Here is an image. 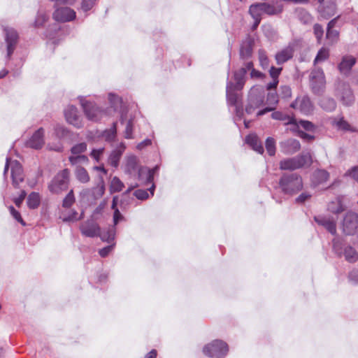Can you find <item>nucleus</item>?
Returning <instances> with one entry per match:
<instances>
[{
  "mask_svg": "<svg viewBox=\"0 0 358 358\" xmlns=\"http://www.w3.org/2000/svg\"><path fill=\"white\" fill-rule=\"evenodd\" d=\"M9 210H10V214L13 215V217L17 221L19 222L20 223H21L22 225H25V223L23 221L21 215H20V213L16 210L13 206H10L9 207Z\"/></svg>",
  "mask_w": 358,
  "mask_h": 358,
  "instance_id": "60",
  "label": "nucleus"
},
{
  "mask_svg": "<svg viewBox=\"0 0 358 358\" xmlns=\"http://www.w3.org/2000/svg\"><path fill=\"white\" fill-rule=\"evenodd\" d=\"M356 62V59L352 56H344L342 58L341 62L338 64V69L340 72L343 74H348L352 67L355 65Z\"/></svg>",
  "mask_w": 358,
  "mask_h": 358,
  "instance_id": "24",
  "label": "nucleus"
},
{
  "mask_svg": "<svg viewBox=\"0 0 358 358\" xmlns=\"http://www.w3.org/2000/svg\"><path fill=\"white\" fill-rule=\"evenodd\" d=\"M271 117L274 120L285 122V124L297 125V120L280 111H275L271 114Z\"/></svg>",
  "mask_w": 358,
  "mask_h": 358,
  "instance_id": "30",
  "label": "nucleus"
},
{
  "mask_svg": "<svg viewBox=\"0 0 358 358\" xmlns=\"http://www.w3.org/2000/svg\"><path fill=\"white\" fill-rule=\"evenodd\" d=\"M104 148H100L99 149H93L91 151V157H92L96 162H100L103 157Z\"/></svg>",
  "mask_w": 358,
  "mask_h": 358,
  "instance_id": "52",
  "label": "nucleus"
},
{
  "mask_svg": "<svg viewBox=\"0 0 358 358\" xmlns=\"http://www.w3.org/2000/svg\"><path fill=\"white\" fill-rule=\"evenodd\" d=\"M266 149L270 156L275 153V141L273 138L268 137L266 140Z\"/></svg>",
  "mask_w": 358,
  "mask_h": 358,
  "instance_id": "50",
  "label": "nucleus"
},
{
  "mask_svg": "<svg viewBox=\"0 0 358 358\" xmlns=\"http://www.w3.org/2000/svg\"><path fill=\"white\" fill-rule=\"evenodd\" d=\"M77 179L82 182H87L89 180V176L87 170L80 166H78L76 170Z\"/></svg>",
  "mask_w": 358,
  "mask_h": 358,
  "instance_id": "43",
  "label": "nucleus"
},
{
  "mask_svg": "<svg viewBox=\"0 0 358 358\" xmlns=\"http://www.w3.org/2000/svg\"><path fill=\"white\" fill-rule=\"evenodd\" d=\"M41 199L38 193L31 192L27 199V206L29 208L35 209L40 204Z\"/></svg>",
  "mask_w": 358,
  "mask_h": 358,
  "instance_id": "37",
  "label": "nucleus"
},
{
  "mask_svg": "<svg viewBox=\"0 0 358 358\" xmlns=\"http://www.w3.org/2000/svg\"><path fill=\"white\" fill-rule=\"evenodd\" d=\"M46 20L47 16L45 14L38 13L36 17L34 26L36 27H39L42 26Z\"/></svg>",
  "mask_w": 358,
  "mask_h": 358,
  "instance_id": "61",
  "label": "nucleus"
},
{
  "mask_svg": "<svg viewBox=\"0 0 358 358\" xmlns=\"http://www.w3.org/2000/svg\"><path fill=\"white\" fill-rule=\"evenodd\" d=\"M236 91L238 90L234 87V82H227L226 87V96L229 105L236 106L237 104L239 99V94Z\"/></svg>",
  "mask_w": 358,
  "mask_h": 358,
  "instance_id": "23",
  "label": "nucleus"
},
{
  "mask_svg": "<svg viewBox=\"0 0 358 358\" xmlns=\"http://www.w3.org/2000/svg\"><path fill=\"white\" fill-rule=\"evenodd\" d=\"M87 145L85 143H80L71 148V156L80 155L83 152L87 150Z\"/></svg>",
  "mask_w": 358,
  "mask_h": 358,
  "instance_id": "47",
  "label": "nucleus"
},
{
  "mask_svg": "<svg viewBox=\"0 0 358 358\" xmlns=\"http://www.w3.org/2000/svg\"><path fill=\"white\" fill-rule=\"evenodd\" d=\"M117 122H114L110 129H106L102 132V137L108 142L115 141L117 136Z\"/></svg>",
  "mask_w": 358,
  "mask_h": 358,
  "instance_id": "33",
  "label": "nucleus"
},
{
  "mask_svg": "<svg viewBox=\"0 0 358 358\" xmlns=\"http://www.w3.org/2000/svg\"><path fill=\"white\" fill-rule=\"evenodd\" d=\"M310 197L311 194L310 193L304 192L295 199V202L299 204H302L308 201Z\"/></svg>",
  "mask_w": 358,
  "mask_h": 358,
  "instance_id": "58",
  "label": "nucleus"
},
{
  "mask_svg": "<svg viewBox=\"0 0 358 358\" xmlns=\"http://www.w3.org/2000/svg\"><path fill=\"white\" fill-rule=\"evenodd\" d=\"M297 15L299 20L303 24H309L313 21V17L304 9L298 10Z\"/></svg>",
  "mask_w": 358,
  "mask_h": 358,
  "instance_id": "44",
  "label": "nucleus"
},
{
  "mask_svg": "<svg viewBox=\"0 0 358 358\" xmlns=\"http://www.w3.org/2000/svg\"><path fill=\"white\" fill-rule=\"evenodd\" d=\"M55 134L59 138L66 137L69 135V130L63 125L56 124L55 128Z\"/></svg>",
  "mask_w": 358,
  "mask_h": 358,
  "instance_id": "49",
  "label": "nucleus"
},
{
  "mask_svg": "<svg viewBox=\"0 0 358 358\" xmlns=\"http://www.w3.org/2000/svg\"><path fill=\"white\" fill-rule=\"evenodd\" d=\"M11 167V177L13 185L17 187L19 184L24 180L23 170L21 164L17 160L10 161L8 157L6 158V162L4 168L3 175L6 176L8 167Z\"/></svg>",
  "mask_w": 358,
  "mask_h": 358,
  "instance_id": "7",
  "label": "nucleus"
},
{
  "mask_svg": "<svg viewBox=\"0 0 358 358\" xmlns=\"http://www.w3.org/2000/svg\"><path fill=\"white\" fill-rule=\"evenodd\" d=\"M75 201L73 190H71L63 200L62 206L64 208L71 207Z\"/></svg>",
  "mask_w": 358,
  "mask_h": 358,
  "instance_id": "53",
  "label": "nucleus"
},
{
  "mask_svg": "<svg viewBox=\"0 0 358 358\" xmlns=\"http://www.w3.org/2000/svg\"><path fill=\"white\" fill-rule=\"evenodd\" d=\"M337 21V17L331 20L327 24V30L326 36L327 38L330 41L331 43L335 42L338 37V31L333 29V28L336 25V22Z\"/></svg>",
  "mask_w": 358,
  "mask_h": 358,
  "instance_id": "31",
  "label": "nucleus"
},
{
  "mask_svg": "<svg viewBox=\"0 0 358 358\" xmlns=\"http://www.w3.org/2000/svg\"><path fill=\"white\" fill-rule=\"evenodd\" d=\"M314 220L319 225L324 227L331 234H336V224L334 219L324 216H315Z\"/></svg>",
  "mask_w": 358,
  "mask_h": 358,
  "instance_id": "20",
  "label": "nucleus"
},
{
  "mask_svg": "<svg viewBox=\"0 0 358 358\" xmlns=\"http://www.w3.org/2000/svg\"><path fill=\"white\" fill-rule=\"evenodd\" d=\"M134 131V120L130 118L126 123L125 130L124 131V137L126 139H133L134 136L133 135Z\"/></svg>",
  "mask_w": 358,
  "mask_h": 358,
  "instance_id": "46",
  "label": "nucleus"
},
{
  "mask_svg": "<svg viewBox=\"0 0 358 358\" xmlns=\"http://www.w3.org/2000/svg\"><path fill=\"white\" fill-rule=\"evenodd\" d=\"M65 118L69 124L76 128H80L83 125L81 116L78 114L77 108L73 106H68L64 111Z\"/></svg>",
  "mask_w": 358,
  "mask_h": 358,
  "instance_id": "15",
  "label": "nucleus"
},
{
  "mask_svg": "<svg viewBox=\"0 0 358 358\" xmlns=\"http://www.w3.org/2000/svg\"><path fill=\"white\" fill-rule=\"evenodd\" d=\"M229 350L227 344L220 340H215L204 346L203 353L210 358H224Z\"/></svg>",
  "mask_w": 358,
  "mask_h": 358,
  "instance_id": "5",
  "label": "nucleus"
},
{
  "mask_svg": "<svg viewBox=\"0 0 358 358\" xmlns=\"http://www.w3.org/2000/svg\"><path fill=\"white\" fill-rule=\"evenodd\" d=\"M264 13L269 15H274L280 13L282 11V6L281 4H269L263 3Z\"/></svg>",
  "mask_w": 358,
  "mask_h": 358,
  "instance_id": "34",
  "label": "nucleus"
},
{
  "mask_svg": "<svg viewBox=\"0 0 358 358\" xmlns=\"http://www.w3.org/2000/svg\"><path fill=\"white\" fill-rule=\"evenodd\" d=\"M259 59L263 68H267L268 66V59L264 50L259 51Z\"/></svg>",
  "mask_w": 358,
  "mask_h": 358,
  "instance_id": "57",
  "label": "nucleus"
},
{
  "mask_svg": "<svg viewBox=\"0 0 358 358\" xmlns=\"http://www.w3.org/2000/svg\"><path fill=\"white\" fill-rule=\"evenodd\" d=\"M264 95L257 92L256 90L251 89L248 96V103L245 106V112L248 114H252L264 103Z\"/></svg>",
  "mask_w": 358,
  "mask_h": 358,
  "instance_id": "11",
  "label": "nucleus"
},
{
  "mask_svg": "<svg viewBox=\"0 0 358 358\" xmlns=\"http://www.w3.org/2000/svg\"><path fill=\"white\" fill-rule=\"evenodd\" d=\"M152 183V186L148 189L147 190L145 189H137L134 192V196L140 200H144L148 198L149 194L148 191H150L151 195L154 194V190H155V185Z\"/></svg>",
  "mask_w": 358,
  "mask_h": 358,
  "instance_id": "39",
  "label": "nucleus"
},
{
  "mask_svg": "<svg viewBox=\"0 0 358 358\" xmlns=\"http://www.w3.org/2000/svg\"><path fill=\"white\" fill-rule=\"evenodd\" d=\"M3 31L6 43L7 57L10 58L17 44L18 34L15 29L11 27H5Z\"/></svg>",
  "mask_w": 358,
  "mask_h": 358,
  "instance_id": "12",
  "label": "nucleus"
},
{
  "mask_svg": "<svg viewBox=\"0 0 358 358\" xmlns=\"http://www.w3.org/2000/svg\"><path fill=\"white\" fill-rule=\"evenodd\" d=\"M343 255L345 256L346 261L352 263L355 262L358 259V253L351 246H346L344 248Z\"/></svg>",
  "mask_w": 358,
  "mask_h": 358,
  "instance_id": "36",
  "label": "nucleus"
},
{
  "mask_svg": "<svg viewBox=\"0 0 358 358\" xmlns=\"http://www.w3.org/2000/svg\"><path fill=\"white\" fill-rule=\"evenodd\" d=\"M336 10V4L334 2H330L327 6L324 7L320 12L323 17L329 18L334 15Z\"/></svg>",
  "mask_w": 358,
  "mask_h": 358,
  "instance_id": "41",
  "label": "nucleus"
},
{
  "mask_svg": "<svg viewBox=\"0 0 358 358\" xmlns=\"http://www.w3.org/2000/svg\"><path fill=\"white\" fill-rule=\"evenodd\" d=\"M343 232L348 236L354 235L358 231V215L348 212L342 222Z\"/></svg>",
  "mask_w": 358,
  "mask_h": 358,
  "instance_id": "9",
  "label": "nucleus"
},
{
  "mask_svg": "<svg viewBox=\"0 0 358 358\" xmlns=\"http://www.w3.org/2000/svg\"><path fill=\"white\" fill-rule=\"evenodd\" d=\"M280 95L284 98H289L292 96V90L288 85H282L280 88Z\"/></svg>",
  "mask_w": 358,
  "mask_h": 358,
  "instance_id": "55",
  "label": "nucleus"
},
{
  "mask_svg": "<svg viewBox=\"0 0 358 358\" xmlns=\"http://www.w3.org/2000/svg\"><path fill=\"white\" fill-rule=\"evenodd\" d=\"M336 124L338 127V129H342L343 131H354L352 129L351 126L349 124V123L347 121H345L343 117L340 118L338 121H336Z\"/></svg>",
  "mask_w": 358,
  "mask_h": 358,
  "instance_id": "54",
  "label": "nucleus"
},
{
  "mask_svg": "<svg viewBox=\"0 0 358 358\" xmlns=\"http://www.w3.org/2000/svg\"><path fill=\"white\" fill-rule=\"evenodd\" d=\"M343 196H338L335 201H333L328 204V210L336 214L344 211L345 206L343 203Z\"/></svg>",
  "mask_w": 358,
  "mask_h": 358,
  "instance_id": "27",
  "label": "nucleus"
},
{
  "mask_svg": "<svg viewBox=\"0 0 358 358\" xmlns=\"http://www.w3.org/2000/svg\"><path fill=\"white\" fill-rule=\"evenodd\" d=\"M329 56V51L326 48H322L317 52L315 59L314 64L315 65L317 63L322 62L327 59Z\"/></svg>",
  "mask_w": 358,
  "mask_h": 358,
  "instance_id": "45",
  "label": "nucleus"
},
{
  "mask_svg": "<svg viewBox=\"0 0 358 358\" xmlns=\"http://www.w3.org/2000/svg\"><path fill=\"white\" fill-rule=\"evenodd\" d=\"M282 68H276L274 66H271V68L269 70V74L272 79L278 80V76L281 73Z\"/></svg>",
  "mask_w": 358,
  "mask_h": 358,
  "instance_id": "63",
  "label": "nucleus"
},
{
  "mask_svg": "<svg viewBox=\"0 0 358 358\" xmlns=\"http://www.w3.org/2000/svg\"><path fill=\"white\" fill-rule=\"evenodd\" d=\"M280 151L285 155H292L301 148V144L296 139L289 138L280 143Z\"/></svg>",
  "mask_w": 358,
  "mask_h": 358,
  "instance_id": "17",
  "label": "nucleus"
},
{
  "mask_svg": "<svg viewBox=\"0 0 358 358\" xmlns=\"http://www.w3.org/2000/svg\"><path fill=\"white\" fill-rule=\"evenodd\" d=\"M314 34L320 42L322 38L324 31L322 27L319 24H315L313 27Z\"/></svg>",
  "mask_w": 358,
  "mask_h": 358,
  "instance_id": "59",
  "label": "nucleus"
},
{
  "mask_svg": "<svg viewBox=\"0 0 358 358\" xmlns=\"http://www.w3.org/2000/svg\"><path fill=\"white\" fill-rule=\"evenodd\" d=\"M99 236L103 242L114 243L115 236V226L101 229L95 224H91V237Z\"/></svg>",
  "mask_w": 358,
  "mask_h": 358,
  "instance_id": "8",
  "label": "nucleus"
},
{
  "mask_svg": "<svg viewBox=\"0 0 358 358\" xmlns=\"http://www.w3.org/2000/svg\"><path fill=\"white\" fill-rule=\"evenodd\" d=\"M344 248L343 242L339 238H334L333 250L338 257L343 255Z\"/></svg>",
  "mask_w": 358,
  "mask_h": 358,
  "instance_id": "48",
  "label": "nucleus"
},
{
  "mask_svg": "<svg viewBox=\"0 0 358 358\" xmlns=\"http://www.w3.org/2000/svg\"><path fill=\"white\" fill-rule=\"evenodd\" d=\"M245 142L257 152H258L259 154H262L264 152L263 145L256 135H255V134L248 135L245 138Z\"/></svg>",
  "mask_w": 358,
  "mask_h": 358,
  "instance_id": "26",
  "label": "nucleus"
},
{
  "mask_svg": "<svg viewBox=\"0 0 358 358\" xmlns=\"http://www.w3.org/2000/svg\"><path fill=\"white\" fill-rule=\"evenodd\" d=\"M312 163L311 155L309 152H303L294 157L285 159L280 162L281 170H295Z\"/></svg>",
  "mask_w": 358,
  "mask_h": 358,
  "instance_id": "3",
  "label": "nucleus"
},
{
  "mask_svg": "<svg viewBox=\"0 0 358 358\" xmlns=\"http://www.w3.org/2000/svg\"><path fill=\"white\" fill-rule=\"evenodd\" d=\"M124 187V183L120 180L119 178L115 176L112 178L110 185V190L112 193L121 192Z\"/></svg>",
  "mask_w": 358,
  "mask_h": 358,
  "instance_id": "38",
  "label": "nucleus"
},
{
  "mask_svg": "<svg viewBox=\"0 0 358 358\" xmlns=\"http://www.w3.org/2000/svg\"><path fill=\"white\" fill-rule=\"evenodd\" d=\"M115 243H111L110 245L104 247L99 250V254L101 257H107L109 253L113 250Z\"/></svg>",
  "mask_w": 358,
  "mask_h": 358,
  "instance_id": "56",
  "label": "nucleus"
},
{
  "mask_svg": "<svg viewBox=\"0 0 358 358\" xmlns=\"http://www.w3.org/2000/svg\"><path fill=\"white\" fill-rule=\"evenodd\" d=\"M249 13L252 18H257V20L262 18V14H264L263 3H255L252 4L249 8Z\"/></svg>",
  "mask_w": 358,
  "mask_h": 358,
  "instance_id": "35",
  "label": "nucleus"
},
{
  "mask_svg": "<svg viewBox=\"0 0 358 358\" xmlns=\"http://www.w3.org/2000/svg\"><path fill=\"white\" fill-rule=\"evenodd\" d=\"M290 106L295 110H299L304 115L311 113L313 110V104L310 99L306 96L296 98V100L291 103Z\"/></svg>",
  "mask_w": 358,
  "mask_h": 358,
  "instance_id": "14",
  "label": "nucleus"
},
{
  "mask_svg": "<svg viewBox=\"0 0 358 358\" xmlns=\"http://www.w3.org/2000/svg\"><path fill=\"white\" fill-rule=\"evenodd\" d=\"M93 170L99 172V180L96 187L93 189L92 194L95 199L101 197L105 192L104 176L107 175V170L104 168L103 164L95 166Z\"/></svg>",
  "mask_w": 358,
  "mask_h": 358,
  "instance_id": "13",
  "label": "nucleus"
},
{
  "mask_svg": "<svg viewBox=\"0 0 358 358\" xmlns=\"http://www.w3.org/2000/svg\"><path fill=\"white\" fill-rule=\"evenodd\" d=\"M107 115L108 111L105 108L91 105V121L98 122Z\"/></svg>",
  "mask_w": 358,
  "mask_h": 358,
  "instance_id": "28",
  "label": "nucleus"
},
{
  "mask_svg": "<svg viewBox=\"0 0 358 358\" xmlns=\"http://www.w3.org/2000/svg\"><path fill=\"white\" fill-rule=\"evenodd\" d=\"M125 149V144L124 143H120V145L111 152L108 157V163L112 166H118L120 160Z\"/></svg>",
  "mask_w": 358,
  "mask_h": 358,
  "instance_id": "21",
  "label": "nucleus"
},
{
  "mask_svg": "<svg viewBox=\"0 0 358 358\" xmlns=\"http://www.w3.org/2000/svg\"><path fill=\"white\" fill-rule=\"evenodd\" d=\"M329 174L325 170H317L313 174V178L317 183H322L329 179Z\"/></svg>",
  "mask_w": 358,
  "mask_h": 358,
  "instance_id": "40",
  "label": "nucleus"
},
{
  "mask_svg": "<svg viewBox=\"0 0 358 358\" xmlns=\"http://www.w3.org/2000/svg\"><path fill=\"white\" fill-rule=\"evenodd\" d=\"M320 106L327 112H332L336 108L335 100L330 97H323L320 101Z\"/></svg>",
  "mask_w": 358,
  "mask_h": 358,
  "instance_id": "32",
  "label": "nucleus"
},
{
  "mask_svg": "<svg viewBox=\"0 0 358 358\" xmlns=\"http://www.w3.org/2000/svg\"><path fill=\"white\" fill-rule=\"evenodd\" d=\"M106 206V201L105 200H103L99 203V206L94 210L92 217L96 218L99 215H101Z\"/></svg>",
  "mask_w": 358,
  "mask_h": 358,
  "instance_id": "62",
  "label": "nucleus"
},
{
  "mask_svg": "<svg viewBox=\"0 0 358 358\" xmlns=\"http://www.w3.org/2000/svg\"><path fill=\"white\" fill-rule=\"evenodd\" d=\"M157 169L158 166L152 169L139 166L137 157L131 155L127 158L124 171L130 176H137L139 180H142L146 184H150L153 182L154 175Z\"/></svg>",
  "mask_w": 358,
  "mask_h": 358,
  "instance_id": "1",
  "label": "nucleus"
},
{
  "mask_svg": "<svg viewBox=\"0 0 358 358\" xmlns=\"http://www.w3.org/2000/svg\"><path fill=\"white\" fill-rule=\"evenodd\" d=\"M294 52V45L290 43L286 48L275 55V60L278 64H282L292 58Z\"/></svg>",
  "mask_w": 358,
  "mask_h": 358,
  "instance_id": "19",
  "label": "nucleus"
},
{
  "mask_svg": "<svg viewBox=\"0 0 358 358\" xmlns=\"http://www.w3.org/2000/svg\"><path fill=\"white\" fill-rule=\"evenodd\" d=\"M53 17L56 21L69 22L76 17V12L69 7H61L55 10Z\"/></svg>",
  "mask_w": 358,
  "mask_h": 358,
  "instance_id": "16",
  "label": "nucleus"
},
{
  "mask_svg": "<svg viewBox=\"0 0 358 358\" xmlns=\"http://www.w3.org/2000/svg\"><path fill=\"white\" fill-rule=\"evenodd\" d=\"M254 41L250 37H247L241 43L240 48V57L243 59H248L252 56Z\"/></svg>",
  "mask_w": 358,
  "mask_h": 358,
  "instance_id": "22",
  "label": "nucleus"
},
{
  "mask_svg": "<svg viewBox=\"0 0 358 358\" xmlns=\"http://www.w3.org/2000/svg\"><path fill=\"white\" fill-rule=\"evenodd\" d=\"M335 96L345 106H350L355 102V96L350 85L344 82L337 83Z\"/></svg>",
  "mask_w": 358,
  "mask_h": 358,
  "instance_id": "6",
  "label": "nucleus"
},
{
  "mask_svg": "<svg viewBox=\"0 0 358 358\" xmlns=\"http://www.w3.org/2000/svg\"><path fill=\"white\" fill-rule=\"evenodd\" d=\"M70 172L64 169L59 172L51 180L48 185L50 192L53 194H59L68 189Z\"/></svg>",
  "mask_w": 358,
  "mask_h": 358,
  "instance_id": "4",
  "label": "nucleus"
},
{
  "mask_svg": "<svg viewBox=\"0 0 358 358\" xmlns=\"http://www.w3.org/2000/svg\"><path fill=\"white\" fill-rule=\"evenodd\" d=\"M293 126V130H295L296 128H299V127H301L306 131H313L315 129L314 124L308 120H300L297 122V125Z\"/></svg>",
  "mask_w": 358,
  "mask_h": 358,
  "instance_id": "51",
  "label": "nucleus"
},
{
  "mask_svg": "<svg viewBox=\"0 0 358 358\" xmlns=\"http://www.w3.org/2000/svg\"><path fill=\"white\" fill-rule=\"evenodd\" d=\"M69 161L73 165L80 166L87 164L88 157L86 155H80L77 156H70Z\"/></svg>",
  "mask_w": 358,
  "mask_h": 358,
  "instance_id": "42",
  "label": "nucleus"
},
{
  "mask_svg": "<svg viewBox=\"0 0 358 358\" xmlns=\"http://www.w3.org/2000/svg\"><path fill=\"white\" fill-rule=\"evenodd\" d=\"M44 143V129L41 127L27 141V146L34 149H40Z\"/></svg>",
  "mask_w": 358,
  "mask_h": 358,
  "instance_id": "18",
  "label": "nucleus"
},
{
  "mask_svg": "<svg viewBox=\"0 0 358 358\" xmlns=\"http://www.w3.org/2000/svg\"><path fill=\"white\" fill-rule=\"evenodd\" d=\"M266 101L268 104L273 106L266 107L263 110L257 112V116H262L268 112L273 111L275 109V106L278 103V97L276 92H269L267 94Z\"/></svg>",
  "mask_w": 358,
  "mask_h": 358,
  "instance_id": "25",
  "label": "nucleus"
},
{
  "mask_svg": "<svg viewBox=\"0 0 358 358\" xmlns=\"http://www.w3.org/2000/svg\"><path fill=\"white\" fill-rule=\"evenodd\" d=\"M310 82L315 94H320L325 85V77L321 68L314 69L310 74Z\"/></svg>",
  "mask_w": 358,
  "mask_h": 358,
  "instance_id": "10",
  "label": "nucleus"
},
{
  "mask_svg": "<svg viewBox=\"0 0 358 358\" xmlns=\"http://www.w3.org/2000/svg\"><path fill=\"white\" fill-rule=\"evenodd\" d=\"M349 280L351 281L353 284H358V271L357 270H353L349 273Z\"/></svg>",
  "mask_w": 358,
  "mask_h": 358,
  "instance_id": "64",
  "label": "nucleus"
},
{
  "mask_svg": "<svg viewBox=\"0 0 358 358\" xmlns=\"http://www.w3.org/2000/svg\"><path fill=\"white\" fill-rule=\"evenodd\" d=\"M279 186L284 194L294 195L303 189V184L299 174L284 173L280 179Z\"/></svg>",
  "mask_w": 358,
  "mask_h": 358,
  "instance_id": "2",
  "label": "nucleus"
},
{
  "mask_svg": "<svg viewBox=\"0 0 358 358\" xmlns=\"http://www.w3.org/2000/svg\"><path fill=\"white\" fill-rule=\"evenodd\" d=\"M245 71L239 69L235 71L234 75V87L238 90H241L245 85Z\"/></svg>",
  "mask_w": 358,
  "mask_h": 358,
  "instance_id": "29",
  "label": "nucleus"
}]
</instances>
